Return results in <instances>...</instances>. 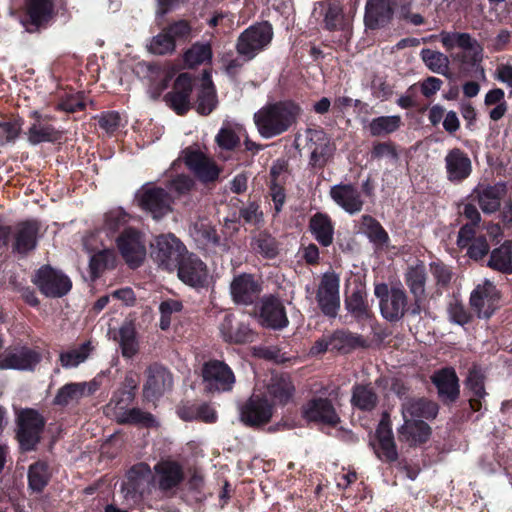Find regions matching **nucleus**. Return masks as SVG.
Wrapping results in <instances>:
<instances>
[{"mask_svg":"<svg viewBox=\"0 0 512 512\" xmlns=\"http://www.w3.org/2000/svg\"><path fill=\"white\" fill-rule=\"evenodd\" d=\"M300 108L291 101H280L263 106L254 114L258 133L265 139L279 136L296 122Z\"/></svg>","mask_w":512,"mask_h":512,"instance_id":"f257e3e1","label":"nucleus"},{"mask_svg":"<svg viewBox=\"0 0 512 512\" xmlns=\"http://www.w3.org/2000/svg\"><path fill=\"white\" fill-rule=\"evenodd\" d=\"M273 36V27L268 21L255 23L239 34L235 49L244 61H250L270 45Z\"/></svg>","mask_w":512,"mask_h":512,"instance_id":"f03ea898","label":"nucleus"},{"mask_svg":"<svg viewBox=\"0 0 512 512\" xmlns=\"http://www.w3.org/2000/svg\"><path fill=\"white\" fill-rule=\"evenodd\" d=\"M123 491L135 501L158 499L154 473L148 464L141 462L129 469Z\"/></svg>","mask_w":512,"mask_h":512,"instance_id":"7ed1b4c3","label":"nucleus"},{"mask_svg":"<svg viewBox=\"0 0 512 512\" xmlns=\"http://www.w3.org/2000/svg\"><path fill=\"white\" fill-rule=\"evenodd\" d=\"M16 423V438L21 450H35L45 426L43 416L34 409H22L17 413Z\"/></svg>","mask_w":512,"mask_h":512,"instance_id":"20e7f679","label":"nucleus"},{"mask_svg":"<svg viewBox=\"0 0 512 512\" xmlns=\"http://www.w3.org/2000/svg\"><path fill=\"white\" fill-rule=\"evenodd\" d=\"M135 198L139 207L156 220L165 217L173 210L172 196L166 189L152 183L144 184L137 191Z\"/></svg>","mask_w":512,"mask_h":512,"instance_id":"39448f33","label":"nucleus"},{"mask_svg":"<svg viewBox=\"0 0 512 512\" xmlns=\"http://www.w3.org/2000/svg\"><path fill=\"white\" fill-rule=\"evenodd\" d=\"M186 247L174 235H161L152 245L151 257L159 267L169 272L175 271L176 267L188 254Z\"/></svg>","mask_w":512,"mask_h":512,"instance_id":"423d86ee","label":"nucleus"},{"mask_svg":"<svg viewBox=\"0 0 512 512\" xmlns=\"http://www.w3.org/2000/svg\"><path fill=\"white\" fill-rule=\"evenodd\" d=\"M153 473L158 499L173 496L184 479L183 467L172 460L158 462L153 468Z\"/></svg>","mask_w":512,"mask_h":512,"instance_id":"0eeeda50","label":"nucleus"},{"mask_svg":"<svg viewBox=\"0 0 512 512\" xmlns=\"http://www.w3.org/2000/svg\"><path fill=\"white\" fill-rule=\"evenodd\" d=\"M375 296L380 300V310L382 316L389 320H399L406 311L408 297L401 287L388 288L385 283L376 284L374 288Z\"/></svg>","mask_w":512,"mask_h":512,"instance_id":"6e6552de","label":"nucleus"},{"mask_svg":"<svg viewBox=\"0 0 512 512\" xmlns=\"http://www.w3.org/2000/svg\"><path fill=\"white\" fill-rule=\"evenodd\" d=\"M340 278L334 272H326L319 282L316 300L322 313L335 318L340 309Z\"/></svg>","mask_w":512,"mask_h":512,"instance_id":"1a4fd4ad","label":"nucleus"},{"mask_svg":"<svg viewBox=\"0 0 512 512\" xmlns=\"http://www.w3.org/2000/svg\"><path fill=\"white\" fill-rule=\"evenodd\" d=\"M203 383L209 392H228L235 384L232 369L223 361L210 360L202 368Z\"/></svg>","mask_w":512,"mask_h":512,"instance_id":"9d476101","label":"nucleus"},{"mask_svg":"<svg viewBox=\"0 0 512 512\" xmlns=\"http://www.w3.org/2000/svg\"><path fill=\"white\" fill-rule=\"evenodd\" d=\"M33 282L45 296L52 298L64 296L72 287L71 280L66 275L50 266L41 267Z\"/></svg>","mask_w":512,"mask_h":512,"instance_id":"9b49d317","label":"nucleus"},{"mask_svg":"<svg viewBox=\"0 0 512 512\" xmlns=\"http://www.w3.org/2000/svg\"><path fill=\"white\" fill-rule=\"evenodd\" d=\"M306 138L310 165L315 168H323L333 156L334 145L323 130L308 129Z\"/></svg>","mask_w":512,"mask_h":512,"instance_id":"f8f14e48","label":"nucleus"},{"mask_svg":"<svg viewBox=\"0 0 512 512\" xmlns=\"http://www.w3.org/2000/svg\"><path fill=\"white\" fill-rule=\"evenodd\" d=\"M119 251L126 263L138 267L146 257V246L142 235L134 229H126L117 239Z\"/></svg>","mask_w":512,"mask_h":512,"instance_id":"ddd939ff","label":"nucleus"},{"mask_svg":"<svg viewBox=\"0 0 512 512\" xmlns=\"http://www.w3.org/2000/svg\"><path fill=\"white\" fill-rule=\"evenodd\" d=\"M500 293L489 280L478 284L470 296V304L479 317L489 318L498 308Z\"/></svg>","mask_w":512,"mask_h":512,"instance_id":"4468645a","label":"nucleus"},{"mask_svg":"<svg viewBox=\"0 0 512 512\" xmlns=\"http://www.w3.org/2000/svg\"><path fill=\"white\" fill-rule=\"evenodd\" d=\"M258 321L266 328H285L289 321L283 302L273 295L264 296L259 305Z\"/></svg>","mask_w":512,"mask_h":512,"instance_id":"2eb2a0df","label":"nucleus"},{"mask_svg":"<svg viewBox=\"0 0 512 512\" xmlns=\"http://www.w3.org/2000/svg\"><path fill=\"white\" fill-rule=\"evenodd\" d=\"M262 286L251 274L242 273L233 278L230 283V295L234 303L248 306L260 296Z\"/></svg>","mask_w":512,"mask_h":512,"instance_id":"dca6fc26","label":"nucleus"},{"mask_svg":"<svg viewBox=\"0 0 512 512\" xmlns=\"http://www.w3.org/2000/svg\"><path fill=\"white\" fill-rule=\"evenodd\" d=\"M186 166L203 182L218 178L220 170L215 162L202 151L188 147L183 151Z\"/></svg>","mask_w":512,"mask_h":512,"instance_id":"f3484780","label":"nucleus"},{"mask_svg":"<svg viewBox=\"0 0 512 512\" xmlns=\"http://www.w3.org/2000/svg\"><path fill=\"white\" fill-rule=\"evenodd\" d=\"M41 355L28 347L7 349L0 355V369L33 370L40 362Z\"/></svg>","mask_w":512,"mask_h":512,"instance_id":"a211bd4d","label":"nucleus"},{"mask_svg":"<svg viewBox=\"0 0 512 512\" xmlns=\"http://www.w3.org/2000/svg\"><path fill=\"white\" fill-rule=\"evenodd\" d=\"M222 339L231 344L251 343L255 339V333L249 324L233 314H226L219 325Z\"/></svg>","mask_w":512,"mask_h":512,"instance_id":"6ab92c4d","label":"nucleus"},{"mask_svg":"<svg viewBox=\"0 0 512 512\" xmlns=\"http://www.w3.org/2000/svg\"><path fill=\"white\" fill-rule=\"evenodd\" d=\"M192 90V77L188 73H181L176 78L172 90L165 95V102L178 115H183L191 107L190 96Z\"/></svg>","mask_w":512,"mask_h":512,"instance_id":"aec40b11","label":"nucleus"},{"mask_svg":"<svg viewBox=\"0 0 512 512\" xmlns=\"http://www.w3.org/2000/svg\"><path fill=\"white\" fill-rule=\"evenodd\" d=\"M506 192V184L499 182L494 185H478L473 189L471 197L484 214H493L500 210Z\"/></svg>","mask_w":512,"mask_h":512,"instance_id":"412c9836","label":"nucleus"},{"mask_svg":"<svg viewBox=\"0 0 512 512\" xmlns=\"http://www.w3.org/2000/svg\"><path fill=\"white\" fill-rule=\"evenodd\" d=\"M179 279L191 287H203L208 283V271L204 262L188 253L176 267Z\"/></svg>","mask_w":512,"mask_h":512,"instance_id":"4be33fe9","label":"nucleus"},{"mask_svg":"<svg viewBox=\"0 0 512 512\" xmlns=\"http://www.w3.org/2000/svg\"><path fill=\"white\" fill-rule=\"evenodd\" d=\"M446 178L454 184L465 181L472 173V161L460 148L449 150L444 158Z\"/></svg>","mask_w":512,"mask_h":512,"instance_id":"5701e85b","label":"nucleus"},{"mask_svg":"<svg viewBox=\"0 0 512 512\" xmlns=\"http://www.w3.org/2000/svg\"><path fill=\"white\" fill-rule=\"evenodd\" d=\"M405 283L409 289V292L414 298L413 313L419 314L421 310V304L425 299L426 295V280L427 272L425 265L421 262L411 265L407 268L404 274Z\"/></svg>","mask_w":512,"mask_h":512,"instance_id":"b1692460","label":"nucleus"},{"mask_svg":"<svg viewBox=\"0 0 512 512\" xmlns=\"http://www.w3.org/2000/svg\"><path fill=\"white\" fill-rule=\"evenodd\" d=\"M302 414L308 421L321 422L332 426L340 422L339 415L328 399L315 398L310 400L303 406Z\"/></svg>","mask_w":512,"mask_h":512,"instance_id":"393cba45","label":"nucleus"},{"mask_svg":"<svg viewBox=\"0 0 512 512\" xmlns=\"http://www.w3.org/2000/svg\"><path fill=\"white\" fill-rule=\"evenodd\" d=\"M272 417V406L264 398L253 395L242 407L241 420L249 426L266 424Z\"/></svg>","mask_w":512,"mask_h":512,"instance_id":"a878e982","label":"nucleus"},{"mask_svg":"<svg viewBox=\"0 0 512 512\" xmlns=\"http://www.w3.org/2000/svg\"><path fill=\"white\" fill-rule=\"evenodd\" d=\"M332 200L349 214L359 213L363 208L360 191L351 184H337L329 192Z\"/></svg>","mask_w":512,"mask_h":512,"instance_id":"bb28decb","label":"nucleus"},{"mask_svg":"<svg viewBox=\"0 0 512 512\" xmlns=\"http://www.w3.org/2000/svg\"><path fill=\"white\" fill-rule=\"evenodd\" d=\"M99 389L97 380L89 382L68 383L61 387L54 397V404L67 406L79 402L83 397L95 393Z\"/></svg>","mask_w":512,"mask_h":512,"instance_id":"cd10ccee","label":"nucleus"},{"mask_svg":"<svg viewBox=\"0 0 512 512\" xmlns=\"http://www.w3.org/2000/svg\"><path fill=\"white\" fill-rule=\"evenodd\" d=\"M375 438L376 442L371 445L376 456L384 462H395L398 459V451L388 422L382 420L379 423Z\"/></svg>","mask_w":512,"mask_h":512,"instance_id":"c85d7f7f","label":"nucleus"},{"mask_svg":"<svg viewBox=\"0 0 512 512\" xmlns=\"http://www.w3.org/2000/svg\"><path fill=\"white\" fill-rule=\"evenodd\" d=\"M30 116L34 122L28 129L27 138L30 144L37 145L42 142H53L60 139V132L48 121L51 119L48 115H42L38 111H32Z\"/></svg>","mask_w":512,"mask_h":512,"instance_id":"c756f323","label":"nucleus"},{"mask_svg":"<svg viewBox=\"0 0 512 512\" xmlns=\"http://www.w3.org/2000/svg\"><path fill=\"white\" fill-rule=\"evenodd\" d=\"M404 423L398 429V438L400 442L409 446H417L425 443L431 435V427L419 419L403 417Z\"/></svg>","mask_w":512,"mask_h":512,"instance_id":"7c9ffc66","label":"nucleus"},{"mask_svg":"<svg viewBox=\"0 0 512 512\" xmlns=\"http://www.w3.org/2000/svg\"><path fill=\"white\" fill-rule=\"evenodd\" d=\"M172 375L162 366L153 365L147 369V381L144 385V395L153 399L162 395L172 387Z\"/></svg>","mask_w":512,"mask_h":512,"instance_id":"2f4dec72","label":"nucleus"},{"mask_svg":"<svg viewBox=\"0 0 512 512\" xmlns=\"http://www.w3.org/2000/svg\"><path fill=\"white\" fill-rule=\"evenodd\" d=\"M40 225L37 221H24L15 226L13 248L20 254L33 250L37 244Z\"/></svg>","mask_w":512,"mask_h":512,"instance_id":"473e14b6","label":"nucleus"},{"mask_svg":"<svg viewBox=\"0 0 512 512\" xmlns=\"http://www.w3.org/2000/svg\"><path fill=\"white\" fill-rule=\"evenodd\" d=\"M393 15V0H370L366 4L365 25L377 29L386 25Z\"/></svg>","mask_w":512,"mask_h":512,"instance_id":"72a5a7b5","label":"nucleus"},{"mask_svg":"<svg viewBox=\"0 0 512 512\" xmlns=\"http://www.w3.org/2000/svg\"><path fill=\"white\" fill-rule=\"evenodd\" d=\"M440 398L445 401H455L459 396V384L456 372L452 368H443L436 371L431 377Z\"/></svg>","mask_w":512,"mask_h":512,"instance_id":"f704fd0d","label":"nucleus"},{"mask_svg":"<svg viewBox=\"0 0 512 512\" xmlns=\"http://www.w3.org/2000/svg\"><path fill=\"white\" fill-rule=\"evenodd\" d=\"M439 407L437 403L426 399L407 400L402 405L403 417L411 419H434L438 414Z\"/></svg>","mask_w":512,"mask_h":512,"instance_id":"c9c22d12","label":"nucleus"},{"mask_svg":"<svg viewBox=\"0 0 512 512\" xmlns=\"http://www.w3.org/2000/svg\"><path fill=\"white\" fill-rule=\"evenodd\" d=\"M309 229L320 245L328 247L333 243L334 227L328 215L316 213L310 219Z\"/></svg>","mask_w":512,"mask_h":512,"instance_id":"e433bc0d","label":"nucleus"},{"mask_svg":"<svg viewBox=\"0 0 512 512\" xmlns=\"http://www.w3.org/2000/svg\"><path fill=\"white\" fill-rule=\"evenodd\" d=\"M484 379V374L480 369L473 367L469 370L465 384L471 393L469 403L473 411H479L482 408L481 400L487 395Z\"/></svg>","mask_w":512,"mask_h":512,"instance_id":"4c0bfd02","label":"nucleus"},{"mask_svg":"<svg viewBox=\"0 0 512 512\" xmlns=\"http://www.w3.org/2000/svg\"><path fill=\"white\" fill-rule=\"evenodd\" d=\"M487 265L503 274H512V241H505L500 247L495 248Z\"/></svg>","mask_w":512,"mask_h":512,"instance_id":"58836bf2","label":"nucleus"},{"mask_svg":"<svg viewBox=\"0 0 512 512\" xmlns=\"http://www.w3.org/2000/svg\"><path fill=\"white\" fill-rule=\"evenodd\" d=\"M217 104L215 89L209 73L204 72L201 88L197 99V112L202 115L210 114Z\"/></svg>","mask_w":512,"mask_h":512,"instance_id":"ea45409f","label":"nucleus"},{"mask_svg":"<svg viewBox=\"0 0 512 512\" xmlns=\"http://www.w3.org/2000/svg\"><path fill=\"white\" fill-rule=\"evenodd\" d=\"M133 398V393L129 391H121L114 394L106 406V414L118 424H122L130 409L129 406L132 403Z\"/></svg>","mask_w":512,"mask_h":512,"instance_id":"a19ab883","label":"nucleus"},{"mask_svg":"<svg viewBox=\"0 0 512 512\" xmlns=\"http://www.w3.org/2000/svg\"><path fill=\"white\" fill-rule=\"evenodd\" d=\"M122 356L125 358H132L139 349L136 331L132 323H124L115 335Z\"/></svg>","mask_w":512,"mask_h":512,"instance_id":"79ce46f5","label":"nucleus"},{"mask_svg":"<svg viewBox=\"0 0 512 512\" xmlns=\"http://www.w3.org/2000/svg\"><path fill=\"white\" fill-rule=\"evenodd\" d=\"M331 350H336L341 353H348L351 350L364 346V339L348 330H336L330 334Z\"/></svg>","mask_w":512,"mask_h":512,"instance_id":"37998d69","label":"nucleus"},{"mask_svg":"<svg viewBox=\"0 0 512 512\" xmlns=\"http://www.w3.org/2000/svg\"><path fill=\"white\" fill-rule=\"evenodd\" d=\"M345 308L357 320H366L370 317L366 293L362 289H356L346 297Z\"/></svg>","mask_w":512,"mask_h":512,"instance_id":"c03bdc74","label":"nucleus"},{"mask_svg":"<svg viewBox=\"0 0 512 512\" xmlns=\"http://www.w3.org/2000/svg\"><path fill=\"white\" fill-rule=\"evenodd\" d=\"M378 402V396L371 386L356 385L352 391L351 403L354 407L364 410H373Z\"/></svg>","mask_w":512,"mask_h":512,"instance_id":"a18cd8bd","label":"nucleus"},{"mask_svg":"<svg viewBox=\"0 0 512 512\" xmlns=\"http://www.w3.org/2000/svg\"><path fill=\"white\" fill-rule=\"evenodd\" d=\"M461 52L455 55V60L462 64L474 66L483 59V48L480 43L471 35L461 46Z\"/></svg>","mask_w":512,"mask_h":512,"instance_id":"49530a36","label":"nucleus"},{"mask_svg":"<svg viewBox=\"0 0 512 512\" xmlns=\"http://www.w3.org/2000/svg\"><path fill=\"white\" fill-rule=\"evenodd\" d=\"M420 56L430 71L441 75L448 73L450 61L442 52L425 48L421 50Z\"/></svg>","mask_w":512,"mask_h":512,"instance_id":"de8ad7c7","label":"nucleus"},{"mask_svg":"<svg viewBox=\"0 0 512 512\" xmlns=\"http://www.w3.org/2000/svg\"><path fill=\"white\" fill-rule=\"evenodd\" d=\"M401 126V117L399 115L380 116L373 118L368 130L372 136H382L397 131Z\"/></svg>","mask_w":512,"mask_h":512,"instance_id":"09e8293b","label":"nucleus"},{"mask_svg":"<svg viewBox=\"0 0 512 512\" xmlns=\"http://www.w3.org/2000/svg\"><path fill=\"white\" fill-rule=\"evenodd\" d=\"M53 12L52 0H28L27 13L31 22L40 25L49 20Z\"/></svg>","mask_w":512,"mask_h":512,"instance_id":"8fccbe9b","label":"nucleus"},{"mask_svg":"<svg viewBox=\"0 0 512 512\" xmlns=\"http://www.w3.org/2000/svg\"><path fill=\"white\" fill-rule=\"evenodd\" d=\"M91 351V343L85 342L78 348L60 353L59 360L64 368H74L83 363L89 357Z\"/></svg>","mask_w":512,"mask_h":512,"instance_id":"3c124183","label":"nucleus"},{"mask_svg":"<svg viewBox=\"0 0 512 512\" xmlns=\"http://www.w3.org/2000/svg\"><path fill=\"white\" fill-rule=\"evenodd\" d=\"M212 49L208 43H195L184 53V62L189 68L196 67L210 61Z\"/></svg>","mask_w":512,"mask_h":512,"instance_id":"603ef678","label":"nucleus"},{"mask_svg":"<svg viewBox=\"0 0 512 512\" xmlns=\"http://www.w3.org/2000/svg\"><path fill=\"white\" fill-rule=\"evenodd\" d=\"M115 263V254L111 250H102L94 254L89 263L90 274L97 278L105 269L111 268Z\"/></svg>","mask_w":512,"mask_h":512,"instance_id":"864d4df0","label":"nucleus"},{"mask_svg":"<svg viewBox=\"0 0 512 512\" xmlns=\"http://www.w3.org/2000/svg\"><path fill=\"white\" fill-rule=\"evenodd\" d=\"M49 479L48 467L44 462H37L30 466L28 472L29 486L32 490L40 492L47 485Z\"/></svg>","mask_w":512,"mask_h":512,"instance_id":"5fc2aeb1","label":"nucleus"},{"mask_svg":"<svg viewBox=\"0 0 512 512\" xmlns=\"http://www.w3.org/2000/svg\"><path fill=\"white\" fill-rule=\"evenodd\" d=\"M362 225L364 232L372 242L381 245L387 243L389 239L388 234L377 220L369 215H365L362 218Z\"/></svg>","mask_w":512,"mask_h":512,"instance_id":"6e6d98bb","label":"nucleus"},{"mask_svg":"<svg viewBox=\"0 0 512 512\" xmlns=\"http://www.w3.org/2000/svg\"><path fill=\"white\" fill-rule=\"evenodd\" d=\"M430 273L435 281L438 291L445 289L449 286L453 272L449 266L440 261L430 263Z\"/></svg>","mask_w":512,"mask_h":512,"instance_id":"4d7b16f0","label":"nucleus"},{"mask_svg":"<svg viewBox=\"0 0 512 512\" xmlns=\"http://www.w3.org/2000/svg\"><path fill=\"white\" fill-rule=\"evenodd\" d=\"M175 43L169 33L164 29L161 33L154 36L149 44V51L157 55H165L175 50Z\"/></svg>","mask_w":512,"mask_h":512,"instance_id":"13d9d810","label":"nucleus"},{"mask_svg":"<svg viewBox=\"0 0 512 512\" xmlns=\"http://www.w3.org/2000/svg\"><path fill=\"white\" fill-rule=\"evenodd\" d=\"M122 424L152 427L156 424L154 416L140 408H130Z\"/></svg>","mask_w":512,"mask_h":512,"instance_id":"bf43d9fd","label":"nucleus"},{"mask_svg":"<svg viewBox=\"0 0 512 512\" xmlns=\"http://www.w3.org/2000/svg\"><path fill=\"white\" fill-rule=\"evenodd\" d=\"M293 391L294 388L291 382L283 378L274 380L269 387L270 394L279 403H286L292 396Z\"/></svg>","mask_w":512,"mask_h":512,"instance_id":"052dcab7","label":"nucleus"},{"mask_svg":"<svg viewBox=\"0 0 512 512\" xmlns=\"http://www.w3.org/2000/svg\"><path fill=\"white\" fill-rule=\"evenodd\" d=\"M215 141L221 149L233 150L238 146L240 138L233 128L223 126L217 133Z\"/></svg>","mask_w":512,"mask_h":512,"instance_id":"680f3d73","label":"nucleus"},{"mask_svg":"<svg viewBox=\"0 0 512 512\" xmlns=\"http://www.w3.org/2000/svg\"><path fill=\"white\" fill-rule=\"evenodd\" d=\"M254 249L268 258H273L277 254V245L275 239L265 233H260L257 237H255Z\"/></svg>","mask_w":512,"mask_h":512,"instance_id":"e2e57ef3","label":"nucleus"},{"mask_svg":"<svg viewBox=\"0 0 512 512\" xmlns=\"http://www.w3.org/2000/svg\"><path fill=\"white\" fill-rule=\"evenodd\" d=\"M165 30L169 33L174 43L187 41L192 37V27L186 20H179L170 24Z\"/></svg>","mask_w":512,"mask_h":512,"instance_id":"0e129e2a","label":"nucleus"},{"mask_svg":"<svg viewBox=\"0 0 512 512\" xmlns=\"http://www.w3.org/2000/svg\"><path fill=\"white\" fill-rule=\"evenodd\" d=\"M22 124V121L18 119L0 122V143L13 142L19 136Z\"/></svg>","mask_w":512,"mask_h":512,"instance_id":"69168bd1","label":"nucleus"},{"mask_svg":"<svg viewBox=\"0 0 512 512\" xmlns=\"http://www.w3.org/2000/svg\"><path fill=\"white\" fill-rule=\"evenodd\" d=\"M128 221V215L122 209H114L105 214L104 229L108 233L116 232Z\"/></svg>","mask_w":512,"mask_h":512,"instance_id":"338daca9","label":"nucleus"},{"mask_svg":"<svg viewBox=\"0 0 512 512\" xmlns=\"http://www.w3.org/2000/svg\"><path fill=\"white\" fill-rule=\"evenodd\" d=\"M371 157L373 159L387 158L390 159L391 161L396 162L398 160V153L393 143L379 142L373 145Z\"/></svg>","mask_w":512,"mask_h":512,"instance_id":"774afa93","label":"nucleus"}]
</instances>
